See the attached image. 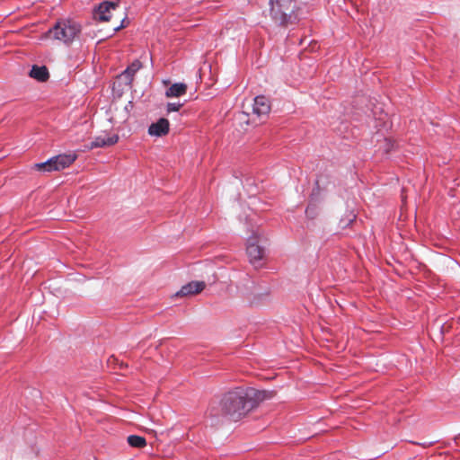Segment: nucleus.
Listing matches in <instances>:
<instances>
[{
	"mask_svg": "<svg viewBox=\"0 0 460 460\" xmlns=\"http://www.w3.org/2000/svg\"><path fill=\"white\" fill-rule=\"evenodd\" d=\"M30 76L39 82L43 83L49 79V74L48 68L45 66H39L34 65L31 69Z\"/></svg>",
	"mask_w": 460,
	"mask_h": 460,
	"instance_id": "11",
	"label": "nucleus"
},
{
	"mask_svg": "<svg viewBox=\"0 0 460 460\" xmlns=\"http://www.w3.org/2000/svg\"><path fill=\"white\" fill-rule=\"evenodd\" d=\"M187 84L184 83L172 84L165 92V96L168 98L180 97L186 93Z\"/></svg>",
	"mask_w": 460,
	"mask_h": 460,
	"instance_id": "12",
	"label": "nucleus"
},
{
	"mask_svg": "<svg viewBox=\"0 0 460 460\" xmlns=\"http://www.w3.org/2000/svg\"><path fill=\"white\" fill-rule=\"evenodd\" d=\"M265 398V391L236 387L224 394L220 402L221 411L232 420H238Z\"/></svg>",
	"mask_w": 460,
	"mask_h": 460,
	"instance_id": "1",
	"label": "nucleus"
},
{
	"mask_svg": "<svg viewBox=\"0 0 460 460\" xmlns=\"http://www.w3.org/2000/svg\"><path fill=\"white\" fill-rule=\"evenodd\" d=\"M81 26L72 20H61L48 31L47 34L65 44H70L80 33Z\"/></svg>",
	"mask_w": 460,
	"mask_h": 460,
	"instance_id": "3",
	"label": "nucleus"
},
{
	"mask_svg": "<svg viewBox=\"0 0 460 460\" xmlns=\"http://www.w3.org/2000/svg\"><path fill=\"white\" fill-rule=\"evenodd\" d=\"M206 287L204 281H190L175 293V296H188L200 293Z\"/></svg>",
	"mask_w": 460,
	"mask_h": 460,
	"instance_id": "6",
	"label": "nucleus"
},
{
	"mask_svg": "<svg viewBox=\"0 0 460 460\" xmlns=\"http://www.w3.org/2000/svg\"><path fill=\"white\" fill-rule=\"evenodd\" d=\"M126 26H127V25L125 24V19H123V20L121 21L120 25H119V26H117V27H115V28L113 29V33H115V32L119 31L120 29L125 28Z\"/></svg>",
	"mask_w": 460,
	"mask_h": 460,
	"instance_id": "18",
	"label": "nucleus"
},
{
	"mask_svg": "<svg viewBox=\"0 0 460 460\" xmlns=\"http://www.w3.org/2000/svg\"><path fill=\"white\" fill-rule=\"evenodd\" d=\"M169 120L164 118L159 119L148 128V134L155 137H163L169 132Z\"/></svg>",
	"mask_w": 460,
	"mask_h": 460,
	"instance_id": "7",
	"label": "nucleus"
},
{
	"mask_svg": "<svg viewBox=\"0 0 460 460\" xmlns=\"http://www.w3.org/2000/svg\"><path fill=\"white\" fill-rule=\"evenodd\" d=\"M141 68V63L138 60L132 62L122 73L128 82L133 80L135 74Z\"/></svg>",
	"mask_w": 460,
	"mask_h": 460,
	"instance_id": "13",
	"label": "nucleus"
},
{
	"mask_svg": "<svg viewBox=\"0 0 460 460\" xmlns=\"http://www.w3.org/2000/svg\"><path fill=\"white\" fill-rule=\"evenodd\" d=\"M76 159L75 155H58L51 157L55 171L63 170L70 166Z\"/></svg>",
	"mask_w": 460,
	"mask_h": 460,
	"instance_id": "10",
	"label": "nucleus"
},
{
	"mask_svg": "<svg viewBox=\"0 0 460 460\" xmlns=\"http://www.w3.org/2000/svg\"><path fill=\"white\" fill-rule=\"evenodd\" d=\"M130 447L136 448H143L146 446V440L144 437L137 435H130L127 438Z\"/></svg>",
	"mask_w": 460,
	"mask_h": 460,
	"instance_id": "14",
	"label": "nucleus"
},
{
	"mask_svg": "<svg viewBox=\"0 0 460 460\" xmlns=\"http://www.w3.org/2000/svg\"><path fill=\"white\" fill-rule=\"evenodd\" d=\"M119 6V1L111 2L103 1L99 4L93 10V17L95 20L101 22H108L111 18V11H114Z\"/></svg>",
	"mask_w": 460,
	"mask_h": 460,
	"instance_id": "5",
	"label": "nucleus"
},
{
	"mask_svg": "<svg viewBox=\"0 0 460 460\" xmlns=\"http://www.w3.org/2000/svg\"><path fill=\"white\" fill-rule=\"evenodd\" d=\"M296 0H270V15L280 26H288L297 21Z\"/></svg>",
	"mask_w": 460,
	"mask_h": 460,
	"instance_id": "2",
	"label": "nucleus"
},
{
	"mask_svg": "<svg viewBox=\"0 0 460 460\" xmlns=\"http://www.w3.org/2000/svg\"><path fill=\"white\" fill-rule=\"evenodd\" d=\"M34 168L37 171L44 172H50L55 171V169L53 168V164H52L51 158H49L46 162L35 164Z\"/></svg>",
	"mask_w": 460,
	"mask_h": 460,
	"instance_id": "15",
	"label": "nucleus"
},
{
	"mask_svg": "<svg viewBox=\"0 0 460 460\" xmlns=\"http://www.w3.org/2000/svg\"><path fill=\"white\" fill-rule=\"evenodd\" d=\"M263 296L261 293H256L252 297H247V300L251 305H258L262 301Z\"/></svg>",
	"mask_w": 460,
	"mask_h": 460,
	"instance_id": "16",
	"label": "nucleus"
},
{
	"mask_svg": "<svg viewBox=\"0 0 460 460\" xmlns=\"http://www.w3.org/2000/svg\"><path fill=\"white\" fill-rule=\"evenodd\" d=\"M119 141V136L113 134L111 136L101 135L91 142L90 148H98V147H105L115 145Z\"/></svg>",
	"mask_w": 460,
	"mask_h": 460,
	"instance_id": "9",
	"label": "nucleus"
},
{
	"mask_svg": "<svg viewBox=\"0 0 460 460\" xmlns=\"http://www.w3.org/2000/svg\"><path fill=\"white\" fill-rule=\"evenodd\" d=\"M246 252L249 261L253 266L259 267L261 265L265 251L264 248L259 244V236L256 234H253L248 238Z\"/></svg>",
	"mask_w": 460,
	"mask_h": 460,
	"instance_id": "4",
	"label": "nucleus"
},
{
	"mask_svg": "<svg viewBox=\"0 0 460 460\" xmlns=\"http://www.w3.org/2000/svg\"><path fill=\"white\" fill-rule=\"evenodd\" d=\"M270 111V105L268 98L259 95L254 98L252 111L258 117L267 115Z\"/></svg>",
	"mask_w": 460,
	"mask_h": 460,
	"instance_id": "8",
	"label": "nucleus"
},
{
	"mask_svg": "<svg viewBox=\"0 0 460 460\" xmlns=\"http://www.w3.org/2000/svg\"><path fill=\"white\" fill-rule=\"evenodd\" d=\"M182 106L183 103L181 102H168L166 111L167 112L178 111Z\"/></svg>",
	"mask_w": 460,
	"mask_h": 460,
	"instance_id": "17",
	"label": "nucleus"
}]
</instances>
